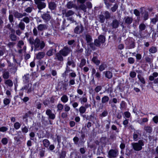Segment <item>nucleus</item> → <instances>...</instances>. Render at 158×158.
Wrapping results in <instances>:
<instances>
[{
  "label": "nucleus",
  "mask_w": 158,
  "mask_h": 158,
  "mask_svg": "<svg viewBox=\"0 0 158 158\" xmlns=\"http://www.w3.org/2000/svg\"><path fill=\"white\" fill-rule=\"evenodd\" d=\"M1 142L3 144L6 145L8 143V139L6 138H4L2 139Z\"/></svg>",
  "instance_id": "obj_55"
},
{
  "label": "nucleus",
  "mask_w": 158,
  "mask_h": 158,
  "mask_svg": "<svg viewBox=\"0 0 158 158\" xmlns=\"http://www.w3.org/2000/svg\"><path fill=\"white\" fill-rule=\"evenodd\" d=\"M56 50H54L53 49H51L49 50L46 53V54L48 56H50L53 55V51H55Z\"/></svg>",
  "instance_id": "obj_41"
},
{
  "label": "nucleus",
  "mask_w": 158,
  "mask_h": 158,
  "mask_svg": "<svg viewBox=\"0 0 158 158\" xmlns=\"http://www.w3.org/2000/svg\"><path fill=\"white\" fill-rule=\"evenodd\" d=\"M45 53L44 52H38L36 55L37 59H40L44 57L45 56Z\"/></svg>",
  "instance_id": "obj_20"
},
{
  "label": "nucleus",
  "mask_w": 158,
  "mask_h": 158,
  "mask_svg": "<svg viewBox=\"0 0 158 158\" xmlns=\"http://www.w3.org/2000/svg\"><path fill=\"white\" fill-rule=\"evenodd\" d=\"M56 4L54 2H51L49 3V8L51 10H54L56 8Z\"/></svg>",
  "instance_id": "obj_29"
},
{
  "label": "nucleus",
  "mask_w": 158,
  "mask_h": 158,
  "mask_svg": "<svg viewBox=\"0 0 158 158\" xmlns=\"http://www.w3.org/2000/svg\"><path fill=\"white\" fill-rule=\"evenodd\" d=\"M83 30V27L81 25H78L75 27L74 30V32L76 34H79L81 33Z\"/></svg>",
  "instance_id": "obj_12"
},
{
  "label": "nucleus",
  "mask_w": 158,
  "mask_h": 158,
  "mask_svg": "<svg viewBox=\"0 0 158 158\" xmlns=\"http://www.w3.org/2000/svg\"><path fill=\"white\" fill-rule=\"evenodd\" d=\"M24 43L22 40H20L18 42L17 46L18 48H22V46L23 45Z\"/></svg>",
  "instance_id": "obj_47"
},
{
  "label": "nucleus",
  "mask_w": 158,
  "mask_h": 158,
  "mask_svg": "<svg viewBox=\"0 0 158 158\" xmlns=\"http://www.w3.org/2000/svg\"><path fill=\"white\" fill-rule=\"evenodd\" d=\"M145 59L146 61V62L149 64L152 63L153 61V59L150 58L148 56L146 57L145 58Z\"/></svg>",
  "instance_id": "obj_44"
},
{
  "label": "nucleus",
  "mask_w": 158,
  "mask_h": 158,
  "mask_svg": "<svg viewBox=\"0 0 158 158\" xmlns=\"http://www.w3.org/2000/svg\"><path fill=\"white\" fill-rule=\"evenodd\" d=\"M118 7V5L117 3H116L111 8V10L112 12H114L116 10Z\"/></svg>",
  "instance_id": "obj_43"
},
{
  "label": "nucleus",
  "mask_w": 158,
  "mask_h": 158,
  "mask_svg": "<svg viewBox=\"0 0 158 158\" xmlns=\"http://www.w3.org/2000/svg\"><path fill=\"white\" fill-rule=\"evenodd\" d=\"M8 130V128L5 127H0V131L5 132Z\"/></svg>",
  "instance_id": "obj_59"
},
{
  "label": "nucleus",
  "mask_w": 158,
  "mask_h": 158,
  "mask_svg": "<svg viewBox=\"0 0 158 158\" xmlns=\"http://www.w3.org/2000/svg\"><path fill=\"white\" fill-rule=\"evenodd\" d=\"M61 100L64 103H66L68 100V98L66 95H63L61 98Z\"/></svg>",
  "instance_id": "obj_31"
},
{
  "label": "nucleus",
  "mask_w": 158,
  "mask_h": 158,
  "mask_svg": "<svg viewBox=\"0 0 158 158\" xmlns=\"http://www.w3.org/2000/svg\"><path fill=\"white\" fill-rule=\"evenodd\" d=\"M91 60L96 65H98L100 63V61L98 60V58L96 56H94Z\"/></svg>",
  "instance_id": "obj_23"
},
{
  "label": "nucleus",
  "mask_w": 158,
  "mask_h": 158,
  "mask_svg": "<svg viewBox=\"0 0 158 158\" xmlns=\"http://www.w3.org/2000/svg\"><path fill=\"white\" fill-rule=\"evenodd\" d=\"M144 130L148 133H151L152 131V127L149 126H146L144 128Z\"/></svg>",
  "instance_id": "obj_35"
},
{
  "label": "nucleus",
  "mask_w": 158,
  "mask_h": 158,
  "mask_svg": "<svg viewBox=\"0 0 158 158\" xmlns=\"http://www.w3.org/2000/svg\"><path fill=\"white\" fill-rule=\"evenodd\" d=\"M5 84L7 85L10 87H11L13 85V83L12 81L10 79L5 81Z\"/></svg>",
  "instance_id": "obj_33"
},
{
  "label": "nucleus",
  "mask_w": 158,
  "mask_h": 158,
  "mask_svg": "<svg viewBox=\"0 0 158 158\" xmlns=\"http://www.w3.org/2000/svg\"><path fill=\"white\" fill-rule=\"evenodd\" d=\"M30 44L31 45H34L35 47L34 50H41L45 46L44 42L41 41L38 38L34 40L33 37H30L28 39Z\"/></svg>",
  "instance_id": "obj_1"
},
{
  "label": "nucleus",
  "mask_w": 158,
  "mask_h": 158,
  "mask_svg": "<svg viewBox=\"0 0 158 158\" xmlns=\"http://www.w3.org/2000/svg\"><path fill=\"white\" fill-rule=\"evenodd\" d=\"M86 110L85 107L83 106H81L79 109V112L81 114H83L85 113Z\"/></svg>",
  "instance_id": "obj_38"
},
{
  "label": "nucleus",
  "mask_w": 158,
  "mask_h": 158,
  "mask_svg": "<svg viewBox=\"0 0 158 158\" xmlns=\"http://www.w3.org/2000/svg\"><path fill=\"white\" fill-rule=\"evenodd\" d=\"M109 100V97L106 96H103L102 98V103L103 104L108 102Z\"/></svg>",
  "instance_id": "obj_25"
},
{
  "label": "nucleus",
  "mask_w": 158,
  "mask_h": 158,
  "mask_svg": "<svg viewBox=\"0 0 158 158\" xmlns=\"http://www.w3.org/2000/svg\"><path fill=\"white\" fill-rule=\"evenodd\" d=\"M86 0H77V2H79L82 4L79 6V8L84 12L86 11V7L85 5L83 4L85 2Z\"/></svg>",
  "instance_id": "obj_11"
},
{
  "label": "nucleus",
  "mask_w": 158,
  "mask_h": 158,
  "mask_svg": "<svg viewBox=\"0 0 158 158\" xmlns=\"http://www.w3.org/2000/svg\"><path fill=\"white\" fill-rule=\"evenodd\" d=\"M104 16L106 19H109L110 17V14L108 11H106L104 13Z\"/></svg>",
  "instance_id": "obj_42"
},
{
  "label": "nucleus",
  "mask_w": 158,
  "mask_h": 158,
  "mask_svg": "<svg viewBox=\"0 0 158 158\" xmlns=\"http://www.w3.org/2000/svg\"><path fill=\"white\" fill-rule=\"evenodd\" d=\"M24 89L27 90V93L29 94L33 91L34 89L32 87V84L31 83H29L22 87L21 89L22 90H23Z\"/></svg>",
  "instance_id": "obj_6"
},
{
  "label": "nucleus",
  "mask_w": 158,
  "mask_h": 158,
  "mask_svg": "<svg viewBox=\"0 0 158 158\" xmlns=\"http://www.w3.org/2000/svg\"><path fill=\"white\" fill-rule=\"evenodd\" d=\"M10 102V99L5 98L3 100V102L5 105H6L9 104Z\"/></svg>",
  "instance_id": "obj_52"
},
{
  "label": "nucleus",
  "mask_w": 158,
  "mask_h": 158,
  "mask_svg": "<svg viewBox=\"0 0 158 158\" xmlns=\"http://www.w3.org/2000/svg\"><path fill=\"white\" fill-rule=\"evenodd\" d=\"M21 21L23 22H25L26 24H28L30 22V17L25 16Z\"/></svg>",
  "instance_id": "obj_26"
},
{
  "label": "nucleus",
  "mask_w": 158,
  "mask_h": 158,
  "mask_svg": "<svg viewBox=\"0 0 158 158\" xmlns=\"http://www.w3.org/2000/svg\"><path fill=\"white\" fill-rule=\"evenodd\" d=\"M45 0H34L35 3L37 5L39 10H41L46 6L45 3L44 2Z\"/></svg>",
  "instance_id": "obj_5"
},
{
  "label": "nucleus",
  "mask_w": 158,
  "mask_h": 158,
  "mask_svg": "<svg viewBox=\"0 0 158 158\" xmlns=\"http://www.w3.org/2000/svg\"><path fill=\"white\" fill-rule=\"evenodd\" d=\"M9 72L8 71H4L3 72L2 76L4 79H7L9 77Z\"/></svg>",
  "instance_id": "obj_32"
},
{
  "label": "nucleus",
  "mask_w": 158,
  "mask_h": 158,
  "mask_svg": "<svg viewBox=\"0 0 158 158\" xmlns=\"http://www.w3.org/2000/svg\"><path fill=\"white\" fill-rule=\"evenodd\" d=\"M63 105L61 104H59L57 105V110H62L63 108Z\"/></svg>",
  "instance_id": "obj_56"
},
{
  "label": "nucleus",
  "mask_w": 158,
  "mask_h": 158,
  "mask_svg": "<svg viewBox=\"0 0 158 158\" xmlns=\"http://www.w3.org/2000/svg\"><path fill=\"white\" fill-rule=\"evenodd\" d=\"M157 21H158V15H156L155 18L151 19V22L155 24Z\"/></svg>",
  "instance_id": "obj_45"
},
{
  "label": "nucleus",
  "mask_w": 158,
  "mask_h": 158,
  "mask_svg": "<svg viewBox=\"0 0 158 158\" xmlns=\"http://www.w3.org/2000/svg\"><path fill=\"white\" fill-rule=\"evenodd\" d=\"M149 51L151 53H155L157 51V49L156 47L152 46L150 48Z\"/></svg>",
  "instance_id": "obj_28"
},
{
  "label": "nucleus",
  "mask_w": 158,
  "mask_h": 158,
  "mask_svg": "<svg viewBox=\"0 0 158 158\" xmlns=\"http://www.w3.org/2000/svg\"><path fill=\"white\" fill-rule=\"evenodd\" d=\"M142 16L143 18V20L145 21L148 19V12L145 11L144 13H142Z\"/></svg>",
  "instance_id": "obj_36"
},
{
  "label": "nucleus",
  "mask_w": 158,
  "mask_h": 158,
  "mask_svg": "<svg viewBox=\"0 0 158 158\" xmlns=\"http://www.w3.org/2000/svg\"><path fill=\"white\" fill-rule=\"evenodd\" d=\"M134 13L137 16H139L140 15L139 11L137 9H135L134 11Z\"/></svg>",
  "instance_id": "obj_62"
},
{
  "label": "nucleus",
  "mask_w": 158,
  "mask_h": 158,
  "mask_svg": "<svg viewBox=\"0 0 158 158\" xmlns=\"http://www.w3.org/2000/svg\"><path fill=\"white\" fill-rule=\"evenodd\" d=\"M85 40L87 43H89L92 40L91 36L89 35H85Z\"/></svg>",
  "instance_id": "obj_37"
},
{
  "label": "nucleus",
  "mask_w": 158,
  "mask_h": 158,
  "mask_svg": "<svg viewBox=\"0 0 158 158\" xmlns=\"http://www.w3.org/2000/svg\"><path fill=\"white\" fill-rule=\"evenodd\" d=\"M67 7L68 9H71L72 8L77 9V6L72 2H69L67 4Z\"/></svg>",
  "instance_id": "obj_14"
},
{
  "label": "nucleus",
  "mask_w": 158,
  "mask_h": 158,
  "mask_svg": "<svg viewBox=\"0 0 158 158\" xmlns=\"http://www.w3.org/2000/svg\"><path fill=\"white\" fill-rule=\"evenodd\" d=\"M29 75L27 74L25 75L23 77V82L25 83H27L29 81Z\"/></svg>",
  "instance_id": "obj_30"
},
{
  "label": "nucleus",
  "mask_w": 158,
  "mask_h": 158,
  "mask_svg": "<svg viewBox=\"0 0 158 158\" xmlns=\"http://www.w3.org/2000/svg\"><path fill=\"white\" fill-rule=\"evenodd\" d=\"M148 121V119L147 118H143L142 119V121L140 122L139 121H138V122L140 124H142L143 123H146Z\"/></svg>",
  "instance_id": "obj_54"
},
{
  "label": "nucleus",
  "mask_w": 158,
  "mask_h": 158,
  "mask_svg": "<svg viewBox=\"0 0 158 158\" xmlns=\"http://www.w3.org/2000/svg\"><path fill=\"white\" fill-rule=\"evenodd\" d=\"M104 73L105 74V77L108 79H111L112 77V73L109 71L104 72Z\"/></svg>",
  "instance_id": "obj_22"
},
{
  "label": "nucleus",
  "mask_w": 158,
  "mask_h": 158,
  "mask_svg": "<svg viewBox=\"0 0 158 158\" xmlns=\"http://www.w3.org/2000/svg\"><path fill=\"white\" fill-rule=\"evenodd\" d=\"M71 51V50L70 48L65 46L62 49L60 50L59 52L63 56H67Z\"/></svg>",
  "instance_id": "obj_4"
},
{
  "label": "nucleus",
  "mask_w": 158,
  "mask_h": 158,
  "mask_svg": "<svg viewBox=\"0 0 158 158\" xmlns=\"http://www.w3.org/2000/svg\"><path fill=\"white\" fill-rule=\"evenodd\" d=\"M139 31L140 33L142 31L145 29L146 26L144 23H141L139 25Z\"/></svg>",
  "instance_id": "obj_21"
},
{
  "label": "nucleus",
  "mask_w": 158,
  "mask_h": 158,
  "mask_svg": "<svg viewBox=\"0 0 158 158\" xmlns=\"http://www.w3.org/2000/svg\"><path fill=\"white\" fill-rule=\"evenodd\" d=\"M8 19L10 22L11 23L14 22V17L12 14L9 15Z\"/></svg>",
  "instance_id": "obj_51"
},
{
  "label": "nucleus",
  "mask_w": 158,
  "mask_h": 158,
  "mask_svg": "<svg viewBox=\"0 0 158 158\" xmlns=\"http://www.w3.org/2000/svg\"><path fill=\"white\" fill-rule=\"evenodd\" d=\"M153 120L155 123H157L158 122V116H155L154 117Z\"/></svg>",
  "instance_id": "obj_64"
},
{
  "label": "nucleus",
  "mask_w": 158,
  "mask_h": 158,
  "mask_svg": "<svg viewBox=\"0 0 158 158\" xmlns=\"http://www.w3.org/2000/svg\"><path fill=\"white\" fill-rule=\"evenodd\" d=\"M105 17L103 15H100L99 16L100 22L102 23H103L105 21Z\"/></svg>",
  "instance_id": "obj_58"
},
{
  "label": "nucleus",
  "mask_w": 158,
  "mask_h": 158,
  "mask_svg": "<svg viewBox=\"0 0 158 158\" xmlns=\"http://www.w3.org/2000/svg\"><path fill=\"white\" fill-rule=\"evenodd\" d=\"M70 65H71L73 68H74L75 66V64L73 60H68L67 63L66 69L72 71V70L70 69L69 67V66Z\"/></svg>",
  "instance_id": "obj_16"
},
{
  "label": "nucleus",
  "mask_w": 158,
  "mask_h": 158,
  "mask_svg": "<svg viewBox=\"0 0 158 158\" xmlns=\"http://www.w3.org/2000/svg\"><path fill=\"white\" fill-rule=\"evenodd\" d=\"M66 155V152L64 151H62L60 154V158H65Z\"/></svg>",
  "instance_id": "obj_50"
},
{
  "label": "nucleus",
  "mask_w": 158,
  "mask_h": 158,
  "mask_svg": "<svg viewBox=\"0 0 158 158\" xmlns=\"http://www.w3.org/2000/svg\"><path fill=\"white\" fill-rule=\"evenodd\" d=\"M131 145L134 150L138 151L142 149V146L144 145V142L143 140H139L138 142L132 143Z\"/></svg>",
  "instance_id": "obj_2"
},
{
  "label": "nucleus",
  "mask_w": 158,
  "mask_h": 158,
  "mask_svg": "<svg viewBox=\"0 0 158 158\" xmlns=\"http://www.w3.org/2000/svg\"><path fill=\"white\" fill-rule=\"evenodd\" d=\"M73 140L74 141L75 144H78V141L79 140V139L77 136H75V137H74L73 138Z\"/></svg>",
  "instance_id": "obj_57"
},
{
  "label": "nucleus",
  "mask_w": 158,
  "mask_h": 158,
  "mask_svg": "<svg viewBox=\"0 0 158 158\" xmlns=\"http://www.w3.org/2000/svg\"><path fill=\"white\" fill-rule=\"evenodd\" d=\"M14 17L17 19H20L22 18L23 17L27 15V14L24 12L23 13H19L17 11H14L13 13Z\"/></svg>",
  "instance_id": "obj_8"
},
{
  "label": "nucleus",
  "mask_w": 158,
  "mask_h": 158,
  "mask_svg": "<svg viewBox=\"0 0 158 158\" xmlns=\"http://www.w3.org/2000/svg\"><path fill=\"white\" fill-rule=\"evenodd\" d=\"M136 73L134 71L131 72L130 73V76L132 78L135 77L136 76Z\"/></svg>",
  "instance_id": "obj_61"
},
{
  "label": "nucleus",
  "mask_w": 158,
  "mask_h": 158,
  "mask_svg": "<svg viewBox=\"0 0 158 158\" xmlns=\"http://www.w3.org/2000/svg\"><path fill=\"white\" fill-rule=\"evenodd\" d=\"M107 66L105 62L102 63L99 67V70L100 71H102L106 69Z\"/></svg>",
  "instance_id": "obj_18"
},
{
  "label": "nucleus",
  "mask_w": 158,
  "mask_h": 158,
  "mask_svg": "<svg viewBox=\"0 0 158 158\" xmlns=\"http://www.w3.org/2000/svg\"><path fill=\"white\" fill-rule=\"evenodd\" d=\"M9 37L11 40L13 41H16L18 38V37L14 33L11 34H10Z\"/></svg>",
  "instance_id": "obj_27"
},
{
  "label": "nucleus",
  "mask_w": 158,
  "mask_h": 158,
  "mask_svg": "<svg viewBox=\"0 0 158 158\" xmlns=\"http://www.w3.org/2000/svg\"><path fill=\"white\" fill-rule=\"evenodd\" d=\"M124 20L125 23L127 24H131L132 23L133 20L132 17L128 16L125 17Z\"/></svg>",
  "instance_id": "obj_17"
},
{
  "label": "nucleus",
  "mask_w": 158,
  "mask_h": 158,
  "mask_svg": "<svg viewBox=\"0 0 158 158\" xmlns=\"http://www.w3.org/2000/svg\"><path fill=\"white\" fill-rule=\"evenodd\" d=\"M81 103H82L83 102L85 103L87 101V98L86 97H84L81 98L80 99Z\"/></svg>",
  "instance_id": "obj_53"
},
{
  "label": "nucleus",
  "mask_w": 158,
  "mask_h": 158,
  "mask_svg": "<svg viewBox=\"0 0 158 158\" xmlns=\"http://www.w3.org/2000/svg\"><path fill=\"white\" fill-rule=\"evenodd\" d=\"M62 56H63L62 54H61L59 52L56 54L54 59L55 60H57L60 61H63L64 60V58Z\"/></svg>",
  "instance_id": "obj_15"
},
{
  "label": "nucleus",
  "mask_w": 158,
  "mask_h": 158,
  "mask_svg": "<svg viewBox=\"0 0 158 158\" xmlns=\"http://www.w3.org/2000/svg\"><path fill=\"white\" fill-rule=\"evenodd\" d=\"M32 10V8L31 7H29L27 8L25 10L27 13H31V12Z\"/></svg>",
  "instance_id": "obj_63"
},
{
  "label": "nucleus",
  "mask_w": 158,
  "mask_h": 158,
  "mask_svg": "<svg viewBox=\"0 0 158 158\" xmlns=\"http://www.w3.org/2000/svg\"><path fill=\"white\" fill-rule=\"evenodd\" d=\"M105 41V37L102 35H100L99 36L98 39H96L94 41V44L96 46L99 47L101 44L104 43Z\"/></svg>",
  "instance_id": "obj_3"
},
{
  "label": "nucleus",
  "mask_w": 158,
  "mask_h": 158,
  "mask_svg": "<svg viewBox=\"0 0 158 158\" xmlns=\"http://www.w3.org/2000/svg\"><path fill=\"white\" fill-rule=\"evenodd\" d=\"M47 25L46 24H40L37 27L38 30L40 31H42L46 30L47 29Z\"/></svg>",
  "instance_id": "obj_13"
},
{
  "label": "nucleus",
  "mask_w": 158,
  "mask_h": 158,
  "mask_svg": "<svg viewBox=\"0 0 158 158\" xmlns=\"http://www.w3.org/2000/svg\"><path fill=\"white\" fill-rule=\"evenodd\" d=\"M46 114L48 116L49 118L53 120L55 118V114L52 113L51 110L50 109H47L46 111Z\"/></svg>",
  "instance_id": "obj_10"
},
{
  "label": "nucleus",
  "mask_w": 158,
  "mask_h": 158,
  "mask_svg": "<svg viewBox=\"0 0 158 158\" xmlns=\"http://www.w3.org/2000/svg\"><path fill=\"white\" fill-rule=\"evenodd\" d=\"M41 17L46 23L48 22L51 19V17L50 15L47 13H45L42 15H41Z\"/></svg>",
  "instance_id": "obj_9"
},
{
  "label": "nucleus",
  "mask_w": 158,
  "mask_h": 158,
  "mask_svg": "<svg viewBox=\"0 0 158 158\" xmlns=\"http://www.w3.org/2000/svg\"><path fill=\"white\" fill-rule=\"evenodd\" d=\"M138 77L142 83L143 84H145V81L144 78L140 75H138Z\"/></svg>",
  "instance_id": "obj_39"
},
{
  "label": "nucleus",
  "mask_w": 158,
  "mask_h": 158,
  "mask_svg": "<svg viewBox=\"0 0 158 158\" xmlns=\"http://www.w3.org/2000/svg\"><path fill=\"white\" fill-rule=\"evenodd\" d=\"M119 21L116 19L114 20L112 23V27L114 28H116L118 27L119 25Z\"/></svg>",
  "instance_id": "obj_19"
},
{
  "label": "nucleus",
  "mask_w": 158,
  "mask_h": 158,
  "mask_svg": "<svg viewBox=\"0 0 158 158\" xmlns=\"http://www.w3.org/2000/svg\"><path fill=\"white\" fill-rule=\"evenodd\" d=\"M43 143L44 145L46 148L48 147L50 144V142L47 139H44L43 140Z\"/></svg>",
  "instance_id": "obj_34"
},
{
  "label": "nucleus",
  "mask_w": 158,
  "mask_h": 158,
  "mask_svg": "<svg viewBox=\"0 0 158 158\" xmlns=\"http://www.w3.org/2000/svg\"><path fill=\"white\" fill-rule=\"evenodd\" d=\"M118 154V151L117 149H111L108 153V157L112 158L116 157Z\"/></svg>",
  "instance_id": "obj_7"
},
{
  "label": "nucleus",
  "mask_w": 158,
  "mask_h": 158,
  "mask_svg": "<svg viewBox=\"0 0 158 158\" xmlns=\"http://www.w3.org/2000/svg\"><path fill=\"white\" fill-rule=\"evenodd\" d=\"M128 62L130 64H133L135 62V60L133 58L130 57L128 59Z\"/></svg>",
  "instance_id": "obj_60"
},
{
  "label": "nucleus",
  "mask_w": 158,
  "mask_h": 158,
  "mask_svg": "<svg viewBox=\"0 0 158 158\" xmlns=\"http://www.w3.org/2000/svg\"><path fill=\"white\" fill-rule=\"evenodd\" d=\"M74 14V12L72 10H69L66 13L65 16L67 17L70 16Z\"/></svg>",
  "instance_id": "obj_48"
},
{
  "label": "nucleus",
  "mask_w": 158,
  "mask_h": 158,
  "mask_svg": "<svg viewBox=\"0 0 158 158\" xmlns=\"http://www.w3.org/2000/svg\"><path fill=\"white\" fill-rule=\"evenodd\" d=\"M102 89V87L100 85H98L95 87L94 89V91L96 93H98Z\"/></svg>",
  "instance_id": "obj_49"
},
{
  "label": "nucleus",
  "mask_w": 158,
  "mask_h": 158,
  "mask_svg": "<svg viewBox=\"0 0 158 158\" xmlns=\"http://www.w3.org/2000/svg\"><path fill=\"white\" fill-rule=\"evenodd\" d=\"M18 26L21 30L23 31L25 28V25L23 22L20 21L18 25Z\"/></svg>",
  "instance_id": "obj_24"
},
{
  "label": "nucleus",
  "mask_w": 158,
  "mask_h": 158,
  "mask_svg": "<svg viewBox=\"0 0 158 158\" xmlns=\"http://www.w3.org/2000/svg\"><path fill=\"white\" fill-rule=\"evenodd\" d=\"M86 63V60L84 59H82L81 60V62L80 64L79 67L80 68H82L83 66L85 65Z\"/></svg>",
  "instance_id": "obj_40"
},
{
  "label": "nucleus",
  "mask_w": 158,
  "mask_h": 158,
  "mask_svg": "<svg viewBox=\"0 0 158 158\" xmlns=\"http://www.w3.org/2000/svg\"><path fill=\"white\" fill-rule=\"evenodd\" d=\"M21 125L19 122H17L15 123L14 124V127L16 130L19 129L20 128Z\"/></svg>",
  "instance_id": "obj_46"
}]
</instances>
